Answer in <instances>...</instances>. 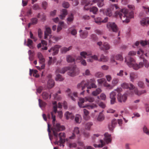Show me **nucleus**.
Listing matches in <instances>:
<instances>
[{
  "label": "nucleus",
  "instance_id": "obj_27",
  "mask_svg": "<svg viewBox=\"0 0 149 149\" xmlns=\"http://www.w3.org/2000/svg\"><path fill=\"white\" fill-rule=\"evenodd\" d=\"M110 48V46L108 43L104 42L102 46L100 47V49L102 50H109Z\"/></svg>",
  "mask_w": 149,
  "mask_h": 149
},
{
  "label": "nucleus",
  "instance_id": "obj_44",
  "mask_svg": "<svg viewBox=\"0 0 149 149\" xmlns=\"http://www.w3.org/2000/svg\"><path fill=\"white\" fill-rule=\"evenodd\" d=\"M85 99L86 102L88 101L89 102H92L94 100V98L91 97H85Z\"/></svg>",
  "mask_w": 149,
  "mask_h": 149
},
{
  "label": "nucleus",
  "instance_id": "obj_31",
  "mask_svg": "<svg viewBox=\"0 0 149 149\" xmlns=\"http://www.w3.org/2000/svg\"><path fill=\"white\" fill-rule=\"evenodd\" d=\"M65 116L67 119H68L69 118L72 119L74 117L72 114L68 111H67L65 112Z\"/></svg>",
  "mask_w": 149,
  "mask_h": 149
},
{
  "label": "nucleus",
  "instance_id": "obj_15",
  "mask_svg": "<svg viewBox=\"0 0 149 149\" xmlns=\"http://www.w3.org/2000/svg\"><path fill=\"white\" fill-rule=\"evenodd\" d=\"M53 107L54 111L51 112V115L52 116V118L53 119L52 127H54V125H56L57 124H59L58 123H57L56 124L55 123V122L56 120V116L55 115V114L56 113L57 111V105H54Z\"/></svg>",
  "mask_w": 149,
  "mask_h": 149
},
{
  "label": "nucleus",
  "instance_id": "obj_5",
  "mask_svg": "<svg viewBox=\"0 0 149 149\" xmlns=\"http://www.w3.org/2000/svg\"><path fill=\"white\" fill-rule=\"evenodd\" d=\"M68 70H69L68 74L71 77L75 76L76 75L78 74L79 72V70L76 68L75 65L70 67H65L61 69L58 68L56 70V73H60L64 74Z\"/></svg>",
  "mask_w": 149,
  "mask_h": 149
},
{
  "label": "nucleus",
  "instance_id": "obj_9",
  "mask_svg": "<svg viewBox=\"0 0 149 149\" xmlns=\"http://www.w3.org/2000/svg\"><path fill=\"white\" fill-rule=\"evenodd\" d=\"M84 102H86V99H85V97L84 98H80L79 99L78 104L80 107L84 108L88 107V109H92L96 107V105L94 104L83 106V104Z\"/></svg>",
  "mask_w": 149,
  "mask_h": 149
},
{
  "label": "nucleus",
  "instance_id": "obj_19",
  "mask_svg": "<svg viewBox=\"0 0 149 149\" xmlns=\"http://www.w3.org/2000/svg\"><path fill=\"white\" fill-rule=\"evenodd\" d=\"M108 18L106 17L104 20H102L100 17H98L95 19V21L96 23L100 24L101 22H106L108 21Z\"/></svg>",
  "mask_w": 149,
  "mask_h": 149
},
{
  "label": "nucleus",
  "instance_id": "obj_1",
  "mask_svg": "<svg viewBox=\"0 0 149 149\" xmlns=\"http://www.w3.org/2000/svg\"><path fill=\"white\" fill-rule=\"evenodd\" d=\"M137 54L140 58L143 59V61L140 62L139 64L135 63L134 60L128 56L125 58V61L127 65L130 67H133L135 70L143 68L144 65L145 68H148L149 67V63L146 59L144 58V55L147 56V54H144L143 50L140 49L137 51Z\"/></svg>",
  "mask_w": 149,
  "mask_h": 149
},
{
  "label": "nucleus",
  "instance_id": "obj_11",
  "mask_svg": "<svg viewBox=\"0 0 149 149\" xmlns=\"http://www.w3.org/2000/svg\"><path fill=\"white\" fill-rule=\"evenodd\" d=\"M107 26L110 31H113L116 32L118 31V28L117 26L115 23L113 22H109L107 24Z\"/></svg>",
  "mask_w": 149,
  "mask_h": 149
},
{
  "label": "nucleus",
  "instance_id": "obj_32",
  "mask_svg": "<svg viewBox=\"0 0 149 149\" xmlns=\"http://www.w3.org/2000/svg\"><path fill=\"white\" fill-rule=\"evenodd\" d=\"M72 48V46H70L68 48L65 47H63L61 49V51L62 53H65L67 51L71 50Z\"/></svg>",
  "mask_w": 149,
  "mask_h": 149
},
{
  "label": "nucleus",
  "instance_id": "obj_64",
  "mask_svg": "<svg viewBox=\"0 0 149 149\" xmlns=\"http://www.w3.org/2000/svg\"><path fill=\"white\" fill-rule=\"evenodd\" d=\"M99 105L100 107L103 109L104 108L106 107L105 104L102 102L100 103L99 104Z\"/></svg>",
  "mask_w": 149,
  "mask_h": 149
},
{
  "label": "nucleus",
  "instance_id": "obj_21",
  "mask_svg": "<svg viewBox=\"0 0 149 149\" xmlns=\"http://www.w3.org/2000/svg\"><path fill=\"white\" fill-rule=\"evenodd\" d=\"M104 140L107 143H108L111 141V135L108 133H105L104 134Z\"/></svg>",
  "mask_w": 149,
  "mask_h": 149
},
{
  "label": "nucleus",
  "instance_id": "obj_17",
  "mask_svg": "<svg viewBox=\"0 0 149 149\" xmlns=\"http://www.w3.org/2000/svg\"><path fill=\"white\" fill-rule=\"evenodd\" d=\"M116 93L114 91L112 92L110 95V97L111 99V104H113L116 101Z\"/></svg>",
  "mask_w": 149,
  "mask_h": 149
},
{
  "label": "nucleus",
  "instance_id": "obj_38",
  "mask_svg": "<svg viewBox=\"0 0 149 149\" xmlns=\"http://www.w3.org/2000/svg\"><path fill=\"white\" fill-rule=\"evenodd\" d=\"M66 60L68 62H72L74 61V58L70 55H68L67 56Z\"/></svg>",
  "mask_w": 149,
  "mask_h": 149
},
{
  "label": "nucleus",
  "instance_id": "obj_28",
  "mask_svg": "<svg viewBox=\"0 0 149 149\" xmlns=\"http://www.w3.org/2000/svg\"><path fill=\"white\" fill-rule=\"evenodd\" d=\"M51 33V30L50 28L49 27L46 28V30L45 32L44 39L47 38L48 36Z\"/></svg>",
  "mask_w": 149,
  "mask_h": 149
},
{
  "label": "nucleus",
  "instance_id": "obj_63",
  "mask_svg": "<svg viewBox=\"0 0 149 149\" xmlns=\"http://www.w3.org/2000/svg\"><path fill=\"white\" fill-rule=\"evenodd\" d=\"M33 8L34 10H37L39 9V7L38 4H35L33 5Z\"/></svg>",
  "mask_w": 149,
  "mask_h": 149
},
{
  "label": "nucleus",
  "instance_id": "obj_24",
  "mask_svg": "<svg viewBox=\"0 0 149 149\" xmlns=\"http://www.w3.org/2000/svg\"><path fill=\"white\" fill-rule=\"evenodd\" d=\"M138 78L137 73L134 72H131L130 73V78L131 81L133 82L135 79Z\"/></svg>",
  "mask_w": 149,
  "mask_h": 149
},
{
  "label": "nucleus",
  "instance_id": "obj_4",
  "mask_svg": "<svg viewBox=\"0 0 149 149\" xmlns=\"http://www.w3.org/2000/svg\"><path fill=\"white\" fill-rule=\"evenodd\" d=\"M121 87L124 88H129L130 92V93H129V95H132L134 93L135 94L139 96L146 93L145 90L138 91L137 88L135 87L134 85L131 83H123L121 84Z\"/></svg>",
  "mask_w": 149,
  "mask_h": 149
},
{
  "label": "nucleus",
  "instance_id": "obj_45",
  "mask_svg": "<svg viewBox=\"0 0 149 149\" xmlns=\"http://www.w3.org/2000/svg\"><path fill=\"white\" fill-rule=\"evenodd\" d=\"M63 79L64 78L61 75L59 74H57L56 77V81H62Z\"/></svg>",
  "mask_w": 149,
  "mask_h": 149
},
{
  "label": "nucleus",
  "instance_id": "obj_54",
  "mask_svg": "<svg viewBox=\"0 0 149 149\" xmlns=\"http://www.w3.org/2000/svg\"><path fill=\"white\" fill-rule=\"evenodd\" d=\"M63 6L65 8H68L69 6V4L68 2H64L62 4Z\"/></svg>",
  "mask_w": 149,
  "mask_h": 149
},
{
  "label": "nucleus",
  "instance_id": "obj_56",
  "mask_svg": "<svg viewBox=\"0 0 149 149\" xmlns=\"http://www.w3.org/2000/svg\"><path fill=\"white\" fill-rule=\"evenodd\" d=\"M105 81V79H101L97 80L98 83L100 84H102L103 83L104 84Z\"/></svg>",
  "mask_w": 149,
  "mask_h": 149
},
{
  "label": "nucleus",
  "instance_id": "obj_14",
  "mask_svg": "<svg viewBox=\"0 0 149 149\" xmlns=\"http://www.w3.org/2000/svg\"><path fill=\"white\" fill-rule=\"evenodd\" d=\"M128 94H129V93H126L122 95L120 93H119L117 97L118 101L120 102H125L127 100Z\"/></svg>",
  "mask_w": 149,
  "mask_h": 149
},
{
  "label": "nucleus",
  "instance_id": "obj_3",
  "mask_svg": "<svg viewBox=\"0 0 149 149\" xmlns=\"http://www.w3.org/2000/svg\"><path fill=\"white\" fill-rule=\"evenodd\" d=\"M115 15L117 17H119L123 22L128 23L130 21V19L133 17V13L132 12L129 13L128 10L123 8L119 11H116Z\"/></svg>",
  "mask_w": 149,
  "mask_h": 149
},
{
  "label": "nucleus",
  "instance_id": "obj_43",
  "mask_svg": "<svg viewBox=\"0 0 149 149\" xmlns=\"http://www.w3.org/2000/svg\"><path fill=\"white\" fill-rule=\"evenodd\" d=\"M64 22H60L59 25L57 28V32H58L60 31L62 29L61 27L63 26L64 25Z\"/></svg>",
  "mask_w": 149,
  "mask_h": 149
},
{
  "label": "nucleus",
  "instance_id": "obj_34",
  "mask_svg": "<svg viewBox=\"0 0 149 149\" xmlns=\"http://www.w3.org/2000/svg\"><path fill=\"white\" fill-rule=\"evenodd\" d=\"M100 142L101 143L100 144H94V146L95 148H102L105 144V143L102 140H100Z\"/></svg>",
  "mask_w": 149,
  "mask_h": 149
},
{
  "label": "nucleus",
  "instance_id": "obj_49",
  "mask_svg": "<svg viewBox=\"0 0 149 149\" xmlns=\"http://www.w3.org/2000/svg\"><path fill=\"white\" fill-rule=\"evenodd\" d=\"M103 74L101 72H97L95 74V76L98 78L102 77H103Z\"/></svg>",
  "mask_w": 149,
  "mask_h": 149
},
{
  "label": "nucleus",
  "instance_id": "obj_12",
  "mask_svg": "<svg viewBox=\"0 0 149 149\" xmlns=\"http://www.w3.org/2000/svg\"><path fill=\"white\" fill-rule=\"evenodd\" d=\"M61 47V46L56 45L54 47H52L49 50L48 52L52 55H55L57 54L59 51V49Z\"/></svg>",
  "mask_w": 149,
  "mask_h": 149
},
{
  "label": "nucleus",
  "instance_id": "obj_20",
  "mask_svg": "<svg viewBox=\"0 0 149 149\" xmlns=\"http://www.w3.org/2000/svg\"><path fill=\"white\" fill-rule=\"evenodd\" d=\"M79 132L80 131L79 127H74L72 135L70 137V138L72 139H74L75 136V134H76L78 135L79 134Z\"/></svg>",
  "mask_w": 149,
  "mask_h": 149
},
{
  "label": "nucleus",
  "instance_id": "obj_2",
  "mask_svg": "<svg viewBox=\"0 0 149 149\" xmlns=\"http://www.w3.org/2000/svg\"><path fill=\"white\" fill-rule=\"evenodd\" d=\"M65 128L63 126L61 125L60 124H57L54 125L51 128L53 134L55 136V143L59 145L60 146L64 147L63 143L65 142V134L64 133H59L58 134V132L64 130Z\"/></svg>",
  "mask_w": 149,
  "mask_h": 149
},
{
  "label": "nucleus",
  "instance_id": "obj_6",
  "mask_svg": "<svg viewBox=\"0 0 149 149\" xmlns=\"http://www.w3.org/2000/svg\"><path fill=\"white\" fill-rule=\"evenodd\" d=\"M95 82L96 81L94 79H91L87 83H85V81L83 80L77 84V87L78 88H81L82 90H84L86 87H87L88 89H91L92 88H96L97 86L95 84Z\"/></svg>",
  "mask_w": 149,
  "mask_h": 149
},
{
  "label": "nucleus",
  "instance_id": "obj_22",
  "mask_svg": "<svg viewBox=\"0 0 149 149\" xmlns=\"http://www.w3.org/2000/svg\"><path fill=\"white\" fill-rule=\"evenodd\" d=\"M54 80L50 79H49L47 82V87L49 89L52 88L54 85Z\"/></svg>",
  "mask_w": 149,
  "mask_h": 149
},
{
  "label": "nucleus",
  "instance_id": "obj_42",
  "mask_svg": "<svg viewBox=\"0 0 149 149\" xmlns=\"http://www.w3.org/2000/svg\"><path fill=\"white\" fill-rule=\"evenodd\" d=\"M39 104L40 107H44L46 105L45 102H43L42 100L39 99L38 100Z\"/></svg>",
  "mask_w": 149,
  "mask_h": 149
},
{
  "label": "nucleus",
  "instance_id": "obj_48",
  "mask_svg": "<svg viewBox=\"0 0 149 149\" xmlns=\"http://www.w3.org/2000/svg\"><path fill=\"white\" fill-rule=\"evenodd\" d=\"M115 59L120 61H122L123 60V57L121 54L116 55L115 57Z\"/></svg>",
  "mask_w": 149,
  "mask_h": 149
},
{
  "label": "nucleus",
  "instance_id": "obj_55",
  "mask_svg": "<svg viewBox=\"0 0 149 149\" xmlns=\"http://www.w3.org/2000/svg\"><path fill=\"white\" fill-rule=\"evenodd\" d=\"M29 33L30 38L31 39H33L34 41H36L37 40V38L33 36V35L31 31H30Z\"/></svg>",
  "mask_w": 149,
  "mask_h": 149
},
{
  "label": "nucleus",
  "instance_id": "obj_13",
  "mask_svg": "<svg viewBox=\"0 0 149 149\" xmlns=\"http://www.w3.org/2000/svg\"><path fill=\"white\" fill-rule=\"evenodd\" d=\"M66 92L67 93L68 96L73 101H75V98L77 97V93L76 92H71V90L69 88H68L66 91Z\"/></svg>",
  "mask_w": 149,
  "mask_h": 149
},
{
  "label": "nucleus",
  "instance_id": "obj_57",
  "mask_svg": "<svg viewBox=\"0 0 149 149\" xmlns=\"http://www.w3.org/2000/svg\"><path fill=\"white\" fill-rule=\"evenodd\" d=\"M38 71L36 70H33L30 69V75L31 76L32 74V73H33V74H36L37 72H38Z\"/></svg>",
  "mask_w": 149,
  "mask_h": 149
},
{
  "label": "nucleus",
  "instance_id": "obj_10",
  "mask_svg": "<svg viewBox=\"0 0 149 149\" xmlns=\"http://www.w3.org/2000/svg\"><path fill=\"white\" fill-rule=\"evenodd\" d=\"M37 55L39 59V62L40 64H41L42 65H41V67L36 66L37 68L39 70L44 69L45 66V59L41 53L39 52H38Z\"/></svg>",
  "mask_w": 149,
  "mask_h": 149
},
{
  "label": "nucleus",
  "instance_id": "obj_47",
  "mask_svg": "<svg viewBox=\"0 0 149 149\" xmlns=\"http://www.w3.org/2000/svg\"><path fill=\"white\" fill-rule=\"evenodd\" d=\"M118 81L119 79H118L114 78L112 81V84L113 86H115L118 83Z\"/></svg>",
  "mask_w": 149,
  "mask_h": 149
},
{
  "label": "nucleus",
  "instance_id": "obj_58",
  "mask_svg": "<svg viewBox=\"0 0 149 149\" xmlns=\"http://www.w3.org/2000/svg\"><path fill=\"white\" fill-rule=\"evenodd\" d=\"M138 86L141 88H143L144 87V85L143 82L141 81L139 82L138 83Z\"/></svg>",
  "mask_w": 149,
  "mask_h": 149
},
{
  "label": "nucleus",
  "instance_id": "obj_8",
  "mask_svg": "<svg viewBox=\"0 0 149 149\" xmlns=\"http://www.w3.org/2000/svg\"><path fill=\"white\" fill-rule=\"evenodd\" d=\"M80 54L81 56H78L77 58V60H79L81 61V64L84 66H86V63L85 60H82V58L83 57L84 58H86L87 56H88L91 55H92L91 52L88 53V54L84 52H82L80 53Z\"/></svg>",
  "mask_w": 149,
  "mask_h": 149
},
{
  "label": "nucleus",
  "instance_id": "obj_50",
  "mask_svg": "<svg viewBox=\"0 0 149 149\" xmlns=\"http://www.w3.org/2000/svg\"><path fill=\"white\" fill-rule=\"evenodd\" d=\"M91 39L94 41H96L98 39V38L96 35L93 34L91 36Z\"/></svg>",
  "mask_w": 149,
  "mask_h": 149
},
{
  "label": "nucleus",
  "instance_id": "obj_61",
  "mask_svg": "<svg viewBox=\"0 0 149 149\" xmlns=\"http://www.w3.org/2000/svg\"><path fill=\"white\" fill-rule=\"evenodd\" d=\"M71 34L73 36H75L77 34V31L76 30L74 29L71 31Z\"/></svg>",
  "mask_w": 149,
  "mask_h": 149
},
{
  "label": "nucleus",
  "instance_id": "obj_26",
  "mask_svg": "<svg viewBox=\"0 0 149 149\" xmlns=\"http://www.w3.org/2000/svg\"><path fill=\"white\" fill-rule=\"evenodd\" d=\"M67 14V10L65 9H63L61 10V14L60 15L59 17L61 19H63Z\"/></svg>",
  "mask_w": 149,
  "mask_h": 149
},
{
  "label": "nucleus",
  "instance_id": "obj_52",
  "mask_svg": "<svg viewBox=\"0 0 149 149\" xmlns=\"http://www.w3.org/2000/svg\"><path fill=\"white\" fill-rule=\"evenodd\" d=\"M31 21L33 24H36L37 23L38 19L36 18H33L31 19Z\"/></svg>",
  "mask_w": 149,
  "mask_h": 149
},
{
  "label": "nucleus",
  "instance_id": "obj_51",
  "mask_svg": "<svg viewBox=\"0 0 149 149\" xmlns=\"http://www.w3.org/2000/svg\"><path fill=\"white\" fill-rule=\"evenodd\" d=\"M141 44L143 46L149 44V40L141 41L140 42Z\"/></svg>",
  "mask_w": 149,
  "mask_h": 149
},
{
  "label": "nucleus",
  "instance_id": "obj_59",
  "mask_svg": "<svg viewBox=\"0 0 149 149\" xmlns=\"http://www.w3.org/2000/svg\"><path fill=\"white\" fill-rule=\"evenodd\" d=\"M47 3L46 1H43L42 3V6L43 8L46 9L47 7Z\"/></svg>",
  "mask_w": 149,
  "mask_h": 149
},
{
  "label": "nucleus",
  "instance_id": "obj_36",
  "mask_svg": "<svg viewBox=\"0 0 149 149\" xmlns=\"http://www.w3.org/2000/svg\"><path fill=\"white\" fill-rule=\"evenodd\" d=\"M102 92V90L100 88H97L95 91H93L92 95L94 96H97Z\"/></svg>",
  "mask_w": 149,
  "mask_h": 149
},
{
  "label": "nucleus",
  "instance_id": "obj_33",
  "mask_svg": "<svg viewBox=\"0 0 149 149\" xmlns=\"http://www.w3.org/2000/svg\"><path fill=\"white\" fill-rule=\"evenodd\" d=\"M33 42L32 40L29 38L28 39L27 43L26 44L27 46L29 47L31 49H33Z\"/></svg>",
  "mask_w": 149,
  "mask_h": 149
},
{
  "label": "nucleus",
  "instance_id": "obj_18",
  "mask_svg": "<svg viewBox=\"0 0 149 149\" xmlns=\"http://www.w3.org/2000/svg\"><path fill=\"white\" fill-rule=\"evenodd\" d=\"M141 24L143 26L147 25L149 24V17H146L143 18L140 21Z\"/></svg>",
  "mask_w": 149,
  "mask_h": 149
},
{
  "label": "nucleus",
  "instance_id": "obj_53",
  "mask_svg": "<svg viewBox=\"0 0 149 149\" xmlns=\"http://www.w3.org/2000/svg\"><path fill=\"white\" fill-rule=\"evenodd\" d=\"M143 130L144 133H145L147 135H149V130H148L146 126H144V127Z\"/></svg>",
  "mask_w": 149,
  "mask_h": 149
},
{
  "label": "nucleus",
  "instance_id": "obj_41",
  "mask_svg": "<svg viewBox=\"0 0 149 149\" xmlns=\"http://www.w3.org/2000/svg\"><path fill=\"white\" fill-rule=\"evenodd\" d=\"M90 11L92 12L94 14H96V12L98 11V8L95 7H93L89 9Z\"/></svg>",
  "mask_w": 149,
  "mask_h": 149
},
{
  "label": "nucleus",
  "instance_id": "obj_30",
  "mask_svg": "<svg viewBox=\"0 0 149 149\" xmlns=\"http://www.w3.org/2000/svg\"><path fill=\"white\" fill-rule=\"evenodd\" d=\"M103 12L104 14L109 17L111 16L112 15V11L110 9L108 8L105 10H104Z\"/></svg>",
  "mask_w": 149,
  "mask_h": 149
},
{
  "label": "nucleus",
  "instance_id": "obj_7",
  "mask_svg": "<svg viewBox=\"0 0 149 149\" xmlns=\"http://www.w3.org/2000/svg\"><path fill=\"white\" fill-rule=\"evenodd\" d=\"M103 1L104 0H93V1L84 0L81 2V4L83 5H85L84 7L85 10H88L89 8H87L88 6L91 5L93 4V3H97L98 6L99 7H101L104 5Z\"/></svg>",
  "mask_w": 149,
  "mask_h": 149
},
{
  "label": "nucleus",
  "instance_id": "obj_29",
  "mask_svg": "<svg viewBox=\"0 0 149 149\" xmlns=\"http://www.w3.org/2000/svg\"><path fill=\"white\" fill-rule=\"evenodd\" d=\"M81 117L80 115L77 114L75 116L74 120L76 123H80L81 122Z\"/></svg>",
  "mask_w": 149,
  "mask_h": 149
},
{
  "label": "nucleus",
  "instance_id": "obj_37",
  "mask_svg": "<svg viewBox=\"0 0 149 149\" xmlns=\"http://www.w3.org/2000/svg\"><path fill=\"white\" fill-rule=\"evenodd\" d=\"M93 125L92 122H88L85 125V128L86 130H90L91 126Z\"/></svg>",
  "mask_w": 149,
  "mask_h": 149
},
{
  "label": "nucleus",
  "instance_id": "obj_60",
  "mask_svg": "<svg viewBox=\"0 0 149 149\" xmlns=\"http://www.w3.org/2000/svg\"><path fill=\"white\" fill-rule=\"evenodd\" d=\"M100 97L101 99L105 100L106 98V96L104 93H102L101 94Z\"/></svg>",
  "mask_w": 149,
  "mask_h": 149
},
{
  "label": "nucleus",
  "instance_id": "obj_62",
  "mask_svg": "<svg viewBox=\"0 0 149 149\" xmlns=\"http://www.w3.org/2000/svg\"><path fill=\"white\" fill-rule=\"evenodd\" d=\"M136 54V52L134 51H131L129 52L128 55L130 56H134Z\"/></svg>",
  "mask_w": 149,
  "mask_h": 149
},
{
  "label": "nucleus",
  "instance_id": "obj_35",
  "mask_svg": "<svg viewBox=\"0 0 149 149\" xmlns=\"http://www.w3.org/2000/svg\"><path fill=\"white\" fill-rule=\"evenodd\" d=\"M74 19L73 15L71 14L68 16V17L67 19V23L69 24H70V22H72L74 20Z\"/></svg>",
  "mask_w": 149,
  "mask_h": 149
},
{
  "label": "nucleus",
  "instance_id": "obj_16",
  "mask_svg": "<svg viewBox=\"0 0 149 149\" xmlns=\"http://www.w3.org/2000/svg\"><path fill=\"white\" fill-rule=\"evenodd\" d=\"M79 36L80 38L82 39H85L86 38L88 35V31H83L82 29H80L79 31Z\"/></svg>",
  "mask_w": 149,
  "mask_h": 149
},
{
  "label": "nucleus",
  "instance_id": "obj_40",
  "mask_svg": "<svg viewBox=\"0 0 149 149\" xmlns=\"http://www.w3.org/2000/svg\"><path fill=\"white\" fill-rule=\"evenodd\" d=\"M108 58L107 57L103 55H102L100 61L105 62L107 61L108 60Z\"/></svg>",
  "mask_w": 149,
  "mask_h": 149
},
{
  "label": "nucleus",
  "instance_id": "obj_25",
  "mask_svg": "<svg viewBox=\"0 0 149 149\" xmlns=\"http://www.w3.org/2000/svg\"><path fill=\"white\" fill-rule=\"evenodd\" d=\"M67 14V10L65 9H63L61 10V14L60 15L59 17L61 19H63Z\"/></svg>",
  "mask_w": 149,
  "mask_h": 149
},
{
  "label": "nucleus",
  "instance_id": "obj_23",
  "mask_svg": "<svg viewBox=\"0 0 149 149\" xmlns=\"http://www.w3.org/2000/svg\"><path fill=\"white\" fill-rule=\"evenodd\" d=\"M83 112L84 113V115L83 116L84 119L86 120H89L90 117L89 116V112L86 109H84Z\"/></svg>",
  "mask_w": 149,
  "mask_h": 149
},
{
  "label": "nucleus",
  "instance_id": "obj_46",
  "mask_svg": "<svg viewBox=\"0 0 149 149\" xmlns=\"http://www.w3.org/2000/svg\"><path fill=\"white\" fill-rule=\"evenodd\" d=\"M42 96L44 99L46 100L49 97V94L46 92H44L42 93Z\"/></svg>",
  "mask_w": 149,
  "mask_h": 149
},
{
  "label": "nucleus",
  "instance_id": "obj_39",
  "mask_svg": "<svg viewBox=\"0 0 149 149\" xmlns=\"http://www.w3.org/2000/svg\"><path fill=\"white\" fill-rule=\"evenodd\" d=\"M104 117L102 113L100 112V113L99 114L97 118V120L99 121H102L104 119Z\"/></svg>",
  "mask_w": 149,
  "mask_h": 149
}]
</instances>
